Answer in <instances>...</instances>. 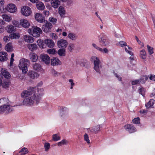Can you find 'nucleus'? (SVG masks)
<instances>
[{"mask_svg": "<svg viewBox=\"0 0 155 155\" xmlns=\"http://www.w3.org/2000/svg\"><path fill=\"white\" fill-rule=\"evenodd\" d=\"M42 89H40L39 92H36L31 96L24 99L23 103L24 105L32 106L38 104L40 102L41 97L42 96Z\"/></svg>", "mask_w": 155, "mask_h": 155, "instance_id": "obj_1", "label": "nucleus"}, {"mask_svg": "<svg viewBox=\"0 0 155 155\" xmlns=\"http://www.w3.org/2000/svg\"><path fill=\"white\" fill-rule=\"evenodd\" d=\"M29 64L30 61L24 58L20 59L18 67L21 70L22 73L25 74L27 73Z\"/></svg>", "mask_w": 155, "mask_h": 155, "instance_id": "obj_2", "label": "nucleus"}, {"mask_svg": "<svg viewBox=\"0 0 155 155\" xmlns=\"http://www.w3.org/2000/svg\"><path fill=\"white\" fill-rule=\"evenodd\" d=\"M90 60L94 63V70L97 73L100 74V70L102 68V66L99 58L96 56H93L91 58Z\"/></svg>", "mask_w": 155, "mask_h": 155, "instance_id": "obj_3", "label": "nucleus"}, {"mask_svg": "<svg viewBox=\"0 0 155 155\" xmlns=\"http://www.w3.org/2000/svg\"><path fill=\"white\" fill-rule=\"evenodd\" d=\"M39 90L37 87H30L27 90H24L21 94L22 97H28L36 92H39Z\"/></svg>", "mask_w": 155, "mask_h": 155, "instance_id": "obj_4", "label": "nucleus"}, {"mask_svg": "<svg viewBox=\"0 0 155 155\" xmlns=\"http://www.w3.org/2000/svg\"><path fill=\"white\" fill-rule=\"evenodd\" d=\"M28 32L34 37H38L40 36V34H41L42 31L40 28L33 26L28 29Z\"/></svg>", "mask_w": 155, "mask_h": 155, "instance_id": "obj_5", "label": "nucleus"}, {"mask_svg": "<svg viewBox=\"0 0 155 155\" xmlns=\"http://www.w3.org/2000/svg\"><path fill=\"white\" fill-rule=\"evenodd\" d=\"M99 42L103 46L108 45L109 42L107 36L104 33H102L99 37Z\"/></svg>", "mask_w": 155, "mask_h": 155, "instance_id": "obj_6", "label": "nucleus"}, {"mask_svg": "<svg viewBox=\"0 0 155 155\" xmlns=\"http://www.w3.org/2000/svg\"><path fill=\"white\" fill-rule=\"evenodd\" d=\"M21 12L23 15L28 17L31 15L32 13V10L29 7L24 6L21 7Z\"/></svg>", "mask_w": 155, "mask_h": 155, "instance_id": "obj_7", "label": "nucleus"}, {"mask_svg": "<svg viewBox=\"0 0 155 155\" xmlns=\"http://www.w3.org/2000/svg\"><path fill=\"white\" fill-rule=\"evenodd\" d=\"M13 110L12 107L9 104L2 105L0 106V114L5 113L8 114Z\"/></svg>", "mask_w": 155, "mask_h": 155, "instance_id": "obj_8", "label": "nucleus"}, {"mask_svg": "<svg viewBox=\"0 0 155 155\" xmlns=\"http://www.w3.org/2000/svg\"><path fill=\"white\" fill-rule=\"evenodd\" d=\"M68 45L67 41L65 39H61L58 40L57 42L58 47L60 48L65 49Z\"/></svg>", "mask_w": 155, "mask_h": 155, "instance_id": "obj_9", "label": "nucleus"}, {"mask_svg": "<svg viewBox=\"0 0 155 155\" xmlns=\"http://www.w3.org/2000/svg\"><path fill=\"white\" fill-rule=\"evenodd\" d=\"M52 27V25L50 23L47 22L43 25L42 29L44 32L46 33L48 32L51 31Z\"/></svg>", "mask_w": 155, "mask_h": 155, "instance_id": "obj_10", "label": "nucleus"}, {"mask_svg": "<svg viewBox=\"0 0 155 155\" xmlns=\"http://www.w3.org/2000/svg\"><path fill=\"white\" fill-rule=\"evenodd\" d=\"M5 10L9 12L13 13L16 11L17 8L15 5L13 4H10L7 5Z\"/></svg>", "mask_w": 155, "mask_h": 155, "instance_id": "obj_11", "label": "nucleus"}, {"mask_svg": "<svg viewBox=\"0 0 155 155\" xmlns=\"http://www.w3.org/2000/svg\"><path fill=\"white\" fill-rule=\"evenodd\" d=\"M20 25L24 28H27L29 27L30 25L29 21L27 19H22L20 21Z\"/></svg>", "mask_w": 155, "mask_h": 155, "instance_id": "obj_12", "label": "nucleus"}, {"mask_svg": "<svg viewBox=\"0 0 155 155\" xmlns=\"http://www.w3.org/2000/svg\"><path fill=\"white\" fill-rule=\"evenodd\" d=\"M28 74L30 78L33 79H37L39 76V74L37 72L33 70L29 71Z\"/></svg>", "mask_w": 155, "mask_h": 155, "instance_id": "obj_13", "label": "nucleus"}, {"mask_svg": "<svg viewBox=\"0 0 155 155\" xmlns=\"http://www.w3.org/2000/svg\"><path fill=\"white\" fill-rule=\"evenodd\" d=\"M41 60L46 64H48L50 62V58L49 56L46 54H43L41 55Z\"/></svg>", "mask_w": 155, "mask_h": 155, "instance_id": "obj_14", "label": "nucleus"}, {"mask_svg": "<svg viewBox=\"0 0 155 155\" xmlns=\"http://www.w3.org/2000/svg\"><path fill=\"white\" fill-rule=\"evenodd\" d=\"M35 18L36 20L40 23H42L45 20L44 17L41 13H37L35 15Z\"/></svg>", "mask_w": 155, "mask_h": 155, "instance_id": "obj_15", "label": "nucleus"}, {"mask_svg": "<svg viewBox=\"0 0 155 155\" xmlns=\"http://www.w3.org/2000/svg\"><path fill=\"white\" fill-rule=\"evenodd\" d=\"M92 46L95 48L97 50L100 51V52L103 53H107L108 52V50L106 48H104V49H102L101 48L98 47L97 45L94 43L92 44Z\"/></svg>", "mask_w": 155, "mask_h": 155, "instance_id": "obj_16", "label": "nucleus"}, {"mask_svg": "<svg viewBox=\"0 0 155 155\" xmlns=\"http://www.w3.org/2000/svg\"><path fill=\"white\" fill-rule=\"evenodd\" d=\"M125 129L130 133H132L136 131L135 128L132 125L128 124L124 126Z\"/></svg>", "mask_w": 155, "mask_h": 155, "instance_id": "obj_17", "label": "nucleus"}, {"mask_svg": "<svg viewBox=\"0 0 155 155\" xmlns=\"http://www.w3.org/2000/svg\"><path fill=\"white\" fill-rule=\"evenodd\" d=\"M23 39L25 42L28 43H32L34 41V38L28 35H25L23 36Z\"/></svg>", "mask_w": 155, "mask_h": 155, "instance_id": "obj_18", "label": "nucleus"}, {"mask_svg": "<svg viewBox=\"0 0 155 155\" xmlns=\"http://www.w3.org/2000/svg\"><path fill=\"white\" fill-rule=\"evenodd\" d=\"M68 109L66 107H62L60 110L59 115L62 117H64L67 115Z\"/></svg>", "mask_w": 155, "mask_h": 155, "instance_id": "obj_19", "label": "nucleus"}, {"mask_svg": "<svg viewBox=\"0 0 155 155\" xmlns=\"http://www.w3.org/2000/svg\"><path fill=\"white\" fill-rule=\"evenodd\" d=\"M29 57L30 59L32 62H35L38 59L37 55L34 53H30L29 54Z\"/></svg>", "mask_w": 155, "mask_h": 155, "instance_id": "obj_20", "label": "nucleus"}, {"mask_svg": "<svg viewBox=\"0 0 155 155\" xmlns=\"http://www.w3.org/2000/svg\"><path fill=\"white\" fill-rule=\"evenodd\" d=\"M1 74L2 76H3L4 78L7 79L10 78V74L4 68H2L1 70Z\"/></svg>", "mask_w": 155, "mask_h": 155, "instance_id": "obj_21", "label": "nucleus"}, {"mask_svg": "<svg viewBox=\"0 0 155 155\" xmlns=\"http://www.w3.org/2000/svg\"><path fill=\"white\" fill-rule=\"evenodd\" d=\"M60 3L61 2L59 0H51V5L54 8H57Z\"/></svg>", "mask_w": 155, "mask_h": 155, "instance_id": "obj_22", "label": "nucleus"}, {"mask_svg": "<svg viewBox=\"0 0 155 155\" xmlns=\"http://www.w3.org/2000/svg\"><path fill=\"white\" fill-rule=\"evenodd\" d=\"M45 43L50 48H52L54 46V42L51 39H46L45 40Z\"/></svg>", "mask_w": 155, "mask_h": 155, "instance_id": "obj_23", "label": "nucleus"}, {"mask_svg": "<svg viewBox=\"0 0 155 155\" xmlns=\"http://www.w3.org/2000/svg\"><path fill=\"white\" fill-rule=\"evenodd\" d=\"M77 35L74 33L69 32L68 35V39L72 41H75L78 38Z\"/></svg>", "mask_w": 155, "mask_h": 155, "instance_id": "obj_24", "label": "nucleus"}, {"mask_svg": "<svg viewBox=\"0 0 155 155\" xmlns=\"http://www.w3.org/2000/svg\"><path fill=\"white\" fill-rule=\"evenodd\" d=\"M51 63L52 65L55 66L60 65L61 62L58 58H53L51 59Z\"/></svg>", "mask_w": 155, "mask_h": 155, "instance_id": "obj_25", "label": "nucleus"}, {"mask_svg": "<svg viewBox=\"0 0 155 155\" xmlns=\"http://www.w3.org/2000/svg\"><path fill=\"white\" fill-rule=\"evenodd\" d=\"M32 67L34 70L38 71H41L43 69L41 65L39 63H35L32 65Z\"/></svg>", "mask_w": 155, "mask_h": 155, "instance_id": "obj_26", "label": "nucleus"}, {"mask_svg": "<svg viewBox=\"0 0 155 155\" xmlns=\"http://www.w3.org/2000/svg\"><path fill=\"white\" fill-rule=\"evenodd\" d=\"M15 29L14 26L11 25H8L5 27V29L9 33L15 32Z\"/></svg>", "mask_w": 155, "mask_h": 155, "instance_id": "obj_27", "label": "nucleus"}, {"mask_svg": "<svg viewBox=\"0 0 155 155\" xmlns=\"http://www.w3.org/2000/svg\"><path fill=\"white\" fill-rule=\"evenodd\" d=\"M7 59V54L6 52L3 51L0 52V61H6Z\"/></svg>", "mask_w": 155, "mask_h": 155, "instance_id": "obj_28", "label": "nucleus"}, {"mask_svg": "<svg viewBox=\"0 0 155 155\" xmlns=\"http://www.w3.org/2000/svg\"><path fill=\"white\" fill-rule=\"evenodd\" d=\"M58 12L61 17H64L66 12L64 7L62 6H60L58 9Z\"/></svg>", "mask_w": 155, "mask_h": 155, "instance_id": "obj_29", "label": "nucleus"}, {"mask_svg": "<svg viewBox=\"0 0 155 155\" xmlns=\"http://www.w3.org/2000/svg\"><path fill=\"white\" fill-rule=\"evenodd\" d=\"M28 49L31 51L36 50L38 48L37 45L35 44H29L27 45Z\"/></svg>", "mask_w": 155, "mask_h": 155, "instance_id": "obj_30", "label": "nucleus"}, {"mask_svg": "<svg viewBox=\"0 0 155 155\" xmlns=\"http://www.w3.org/2000/svg\"><path fill=\"white\" fill-rule=\"evenodd\" d=\"M36 5L37 9L39 10H43L45 8L44 4L41 2H37Z\"/></svg>", "mask_w": 155, "mask_h": 155, "instance_id": "obj_31", "label": "nucleus"}, {"mask_svg": "<svg viewBox=\"0 0 155 155\" xmlns=\"http://www.w3.org/2000/svg\"><path fill=\"white\" fill-rule=\"evenodd\" d=\"M9 37L11 39H18L20 37V34L18 33H12L9 35Z\"/></svg>", "mask_w": 155, "mask_h": 155, "instance_id": "obj_32", "label": "nucleus"}, {"mask_svg": "<svg viewBox=\"0 0 155 155\" xmlns=\"http://www.w3.org/2000/svg\"><path fill=\"white\" fill-rule=\"evenodd\" d=\"M5 49L8 52L13 51V49L12 43H8L5 46Z\"/></svg>", "mask_w": 155, "mask_h": 155, "instance_id": "obj_33", "label": "nucleus"}, {"mask_svg": "<svg viewBox=\"0 0 155 155\" xmlns=\"http://www.w3.org/2000/svg\"><path fill=\"white\" fill-rule=\"evenodd\" d=\"M9 100L8 98L5 97L0 99V104L1 106L9 104Z\"/></svg>", "mask_w": 155, "mask_h": 155, "instance_id": "obj_34", "label": "nucleus"}, {"mask_svg": "<svg viewBox=\"0 0 155 155\" xmlns=\"http://www.w3.org/2000/svg\"><path fill=\"white\" fill-rule=\"evenodd\" d=\"M154 100L153 99H150L149 101L145 104V106L147 108H149L153 107V105L154 103Z\"/></svg>", "mask_w": 155, "mask_h": 155, "instance_id": "obj_35", "label": "nucleus"}, {"mask_svg": "<svg viewBox=\"0 0 155 155\" xmlns=\"http://www.w3.org/2000/svg\"><path fill=\"white\" fill-rule=\"evenodd\" d=\"M3 19L5 21L10 22L12 20V17L7 14H3L2 16Z\"/></svg>", "mask_w": 155, "mask_h": 155, "instance_id": "obj_36", "label": "nucleus"}, {"mask_svg": "<svg viewBox=\"0 0 155 155\" xmlns=\"http://www.w3.org/2000/svg\"><path fill=\"white\" fill-rule=\"evenodd\" d=\"M140 57L143 59H145L147 58V53L144 49L140 51Z\"/></svg>", "mask_w": 155, "mask_h": 155, "instance_id": "obj_37", "label": "nucleus"}, {"mask_svg": "<svg viewBox=\"0 0 155 155\" xmlns=\"http://www.w3.org/2000/svg\"><path fill=\"white\" fill-rule=\"evenodd\" d=\"M100 128V125H98L94 127L93 128L91 129L90 128H88V130L91 132H94L95 133H96L99 130Z\"/></svg>", "mask_w": 155, "mask_h": 155, "instance_id": "obj_38", "label": "nucleus"}, {"mask_svg": "<svg viewBox=\"0 0 155 155\" xmlns=\"http://www.w3.org/2000/svg\"><path fill=\"white\" fill-rule=\"evenodd\" d=\"M132 49L131 48L129 47L128 46H126L125 48V51L128 54L131 56L134 55V53L132 52Z\"/></svg>", "mask_w": 155, "mask_h": 155, "instance_id": "obj_39", "label": "nucleus"}, {"mask_svg": "<svg viewBox=\"0 0 155 155\" xmlns=\"http://www.w3.org/2000/svg\"><path fill=\"white\" fill-rule=\"evenodd\" d=\"M65 49L64 48H60L58 50L57 53L58 54L61 56H64L65 55Z\"/></svg>", "mask_w": 155, "mask_h": 155, "instance_id": "obj_40", "label": "nucleus"}, {"mask_svg": "<svg viewBox=\"0 0 155 155\" xmlns=\"http://www.w3.org/2000/svg\"><path fill=\"white\" fill-rule=\"evenodd\" d=\"M37 44L38 45L40 48H44L45 47V45L44 44L45 41H43L41 40H38L37 41Z\"/></svg>", "mask_w": 155, "mask_h": 155, "instance_id": "obj_41", "label": "nucleus"}, {"mask_svg": "<svg viewBox=\"0 0 155 155\" xmlns=\"http://www.w3.org/2000/svg\"><path fill=\"white\" fill-rule=\"evenodd\" d=\"M148 79V77L146 75H144L141 77L139 79L140 84H144Z\"/></svg>", "mask_w": 155, "mask_h": 155, "instance_id": "obj_42", "label": "nucleus"}, {"mask_svg": "<svg viewBox=\"0 0 155 155\" xmlns=\"http://www.w3.org/2000/svg\"><path fill=\"white\" fill-rule=\"evenodd\" d=\"M0 2L1 5L0 6V12L2 13L5 12V10L4 9L3 5L4 3V2L2 0H0Z\"/></svg>", "mask_w": 155, "mask_h": 155, "instance_id": "obj_43", "label": "nucleus"}, {"mask_svg": "<svg viewBox=\"0 0 155 155\" xmlns=\"http://www.w3.org/2000/svg\"><path fill=\"white\" fill-rule=\"evenodd\" d=\"M147 51L149 54L150 55H151L153 53V47L147 45Z\"/></svg>", "mask_w": 155, "mask_h": 155, "instance_id": "obj_44", "label": "nucleus"}, {"mask_svg": "<svg viewBox=\"0 0 155 155\" xmlns=\"http://www.w3.org/2000/svg\"><path fill=\"white\" fill-rule=\"evenodd\" d=\"M74 47L75 45L74 44L70 43L68 47V49L70 52H71L74 49Z\"/></svg>", "mask_w": 155, "mask_h": 155, "instance_id": "obj_45", "label": "nucleus"}, {"mask_svg": "<svg viewBox=\"0 0 155 155\" xmlns=\"http://www.w3.org/2000/svg\"><path fill=\"white\" fill-rule=\"evenodd\" d=\"M47 52L49 54H55L57 53V51L54 49H50L47 51Z\"/></svg>", "mask_w": 155, "mask_h": 155, "instance_id": "obj_46", "label": "nucleus"}, {"mask_svg": "<svg viewBox=\"0 0 155 155\" xmlns=\"http://www.w3.org/2000/svg\"><path fill=\"white\" fill-rule=\"evenodd\" d=\"M117 45L120 46L121 47H123L124 46H127V44L126 42L123 41H120L117 44Z\"/></svg>", "mask_w": 155, "mask_h": 155, "instance_id": "obj_47", "label": "nucleus"}, {"mask_svg": "<svg viewBox=\"0 0 155 155\" xmlns=\"http://www.w3.org/2000/svg\"><path fill=\"white\" fill-rule=\"evenodd\" d=\"M68 143V141L67 140L64 139L60 142H58V146H61L63 145H66Z\"/></svg>", "mask_w": 155, "mask_h": 155, "instance_id": "obj_48", "label": "nucleus"}, {"mask_svg": "<svg viewBox=\"0 0 155 155\" xmlns=\"http://www.w3.org/2000/svg\"><path fill=\"white\" fill-rule=\"evenodd\" d=\"M51 73L52 75L55 77H57L60 74L59 73L54 69L51 70Z\"/></svg>", "mask_w": 155, "mask_h": 155, "instance_id": "obj_49", "label": "nucleus"}, {"mask_svg": "<svg viewBox=\"0 0 155 155\" xmlns=\"http://www.w3.org/2000/svg\"><path fill=\"white\" fill-rule=\"evenodd\" d=\"M52 139L54 141H57L60 139V137L58 134H55L53 135Z\"/></svg>", "mask_w": 155, "mask_h": 155, "instance_id": "obj_50", "label": "nucleus"}, {"mask_svg": "<svg viewBox=\"0 0 155 155\" xmlns=\"http://www.w3.org/2000/svg\"><path fill=\"white\" fill-rule=\"evenodd\" d=\"M28 152V150L27 148L24 147L22 148L21 151L20 152V153L21 155H25Z\"/></svg>", "mask_w": 155, "mask_h": 155, "instance_id": "obj_51", "label": "nucleus"}, {"mask_svg": "<svg viewBox=\"0 0 155 155\" xmlns=\"http://www.w3.org/2000/svg\"><path fill=\"white\" fill-rule=\"evenodd\" d=\"M49 21L52 22L54 24H55L57 23V19L55 18H54L53 17H51L49 18Z\"/></svg>", "mask_w": 155, "mask_h": 155, "instance_id": "obj_52", "label": "nucleus"}, {"mask_svg": "<svg viewBox=\"0 0 155 155\" xmlns=\"http://www.w3.org/2000/svg\"><path fill=\"white\" fill-rule=\"evenodd\" d=\"M84 140L87 143H90V141L88 135L87 134H85L84 136Z\"/></svg>", "mask_w": 155, "mask_h": 155, "instance_id": "obj_53", "label": "nucleus"}, {"mask_svg": "<svg viewBox=\"0 0 155 155\" xmlns=\"http://www.w3.org/2000/svg\"><path fill=\"white\" fill-rule=\"evenodd\" d=\"M138 91L139 93L141 94L142 96H143L145 92L144 88L143 87H141L139 89Z\"/></svg>", "mask_w": 155, "mask_h": 155, "instance_id": "obj_54", "label": "nucleus"}, {"mask_svg": "<svg viewBox=\"0 0 155 155\" xmlns=\"http://www.w3.org/2000/svg\"><path fill=\"white\" fill-rule=\"evenodd\" d=\"M140 119L138 117L134 118L133 120V121L134 123L137 124L140 123Z\"/></svg>", "mask_w": 155, "mask_h": 155, "instance_id": "obj_55", "label": "nucleus"}, {"mask_svg": "<svg viewBox=\"0 0 155 155\" xmlns=\"http://www.w3.org/2000/svg\"><path fill=\"white\" fill-rule=\"evenodd\" d=\"M12 24L14 25L15 27H19V24L18 21L14 20L12 21Z\"/></svg>", "mask_w": 155, "mask_h": 155, "instance_id": "obj_56", "label": "nucleus"}, {"mask_svg": "<svg viewBox=\"0 0 155 155\" xmlns=\"http://www.w3.org/2000/svg\"><path fill=\"white\" fill-rule=\"evenodd\" d=\"M50 144L49 143H45L44 147L46 151H47L49 148Z\"/></svg>", "mask_w": 155, "mask_h": 155, "instance_id": "obj_57", "label": "nucleus"}, {"mask_svg": "<svg viewBox=\"0 0 155 155\" xmlns=\"http://www.w3.org/2000/svg\"><path fill=\"white\" fill-rule=\"evenodd\" d=\"M69 82L71 84V89H72L73 86L75 84L73 82V81L72 79H70L68 80Z\"/></svg>", "mask_w": 155, "mask_h": 155, "instance_id": "obj_58", "label": "nucleus"}, {"mask_svg": "<svg viewBox=\"0 0 155 155\" xmlns=\"http://www.w3.org/2000/svg\"><path fill=\"white\" fill-rule=\"evenodd\" d=\"M140 84L139 79L135 80L132 81L131 84L132 85H135L137 84Z\"/></svg>", "mask_w": 155, "mask_h": 155, "instance_id": "obj_59", "label": "nucleus"}, {"mask_svg": "<svg viewBox=\"0 0 155 155\" xmlns=\"http://www.w3.org/2000/svg\"><path fill=\"white\" fill-rule=\"evenodd\" d=\"M14 56V55L13 53H12L11 54V57L10 59V66H12L13 64V61H14V59L13 58Z\"/></svg>", "mask_w": 155, "mask_h": 155, "instance_id": "obj_60", "label": "nucleus"}, {"mask_svg": "<svg viewBox=\"0 0 155 155\" xmlns=\"http://www.w3.org/2000/svg\"><path fill=\"white\" fill-rule=\"evenodd\" d=\"M10 38L9 36H5L3 38V40L6 42H8L9 41Z\"/></svg>", "mask_w": 155, "mask_h": 155, "instance_id": "obj_61", "label": "nucleus"}, {"mask_svg": "<svg viewBox=\"0 0 155 155\" xmlns=\"http://www.w3.org/2000/svg\"><path fill=\"white\" fill-rule=\"evenodd\" d=\"M50 37L54 39H56L58 38V36L56 34L54 33H51L50 34Z\"/></svg>", "mask_w": 155, "mask_h": 155, "instance_id": "obj_62", "label": "nucleus"}, {"mask_svg": "<svg viewBox=\"0 0 155 155\" xmlns=\"http://www.w3.org/2000/svg\"><path fill=\"white\" fill-rule=\"evenodd\" d=\"M149 76V79L150 80L155 81V75L150 74Z\"/></svg>", "mask_w": 155, "mask_h": 155, "instance_id": "obj_63", "label": "nucleus"}, {"mask_svg": "<svg viewBox=\"0 0 155 155\" xmlns=\"http://www.w3.org/2000/svg\"><path fill=\"white\" fill-rule=\"evenodd\" d=\"M135 39H136V40H137V42L139 44H141L142 45V47H143V44L142 43V42H141V41H140L138 38H137V36H135Z\"/></svg>", "mask_w": 155, "mask_h": 155, "instance_id": "obj_64", "label": "nucleus"}]
</instances>
